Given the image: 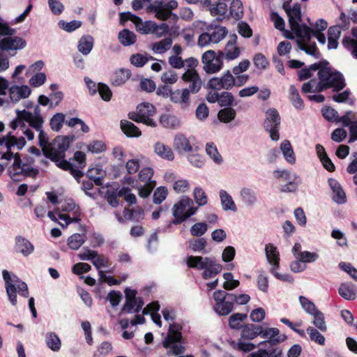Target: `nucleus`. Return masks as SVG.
I'll return each mask as SVG.
<instances>
[{"instance_id":"dca6fc26","label":"nucleus","mask_w":357,"mask_h":357,"mask_svg":"<svg viewBox=\"0 0 357 357\" xmlns=\"http://www.w3.org/2000/svg\"><path fill=\"white\" fill-rule=\"evenodd\" d=\"M260 336L266 340L259 342L258 345H265L268 343L271 346H275L283 342L287 339V336L284 334H280L279 329L277 328H263L261 326Z\"/></svg>"},{"instance_id":"603ef678","label":"nucleus","mask_w":357,"mask_h":357,"mask_svg":"<svg viewBox=\"0 0 357 357\" xmlns=\"http://www.w3.org/2000/svg\"><path fill=\"white\" fill-rule=\"evenodd\" d=\"M236 116V112L232 107H225L220 109L218 114V119L225 123H228L233 121Z\"/></svg>"},{"instance_id":"5fc2aeb1","label":"nucleus","mask_w":357,"mask_h":357,"mask_svg":"<svg viewBox=\"0 0 357 357\" xmlns=\"http://www.w3.org/2000/svg\"><path fill=\"white\" fill-rule=\"evenodd\" d=\"M289 99L295 108L298 109H303V101L301 99L298 91L294 85H291L289 87Z\"/></svg>"},{"instance_id":"680f3d73","label":"nucleus","mask_w":357,"mask_h":357,"mask_svg":"<svg viewBox=\"0 0 357 357\" xmlns=\"http://www.w3.org/2000/svg\"><path fill=\"white\" fill-rule=\"evenodd\" d=\"M149 60H155L152 56L143 55L142 54H132L130 58V63L136 67L144 66Z\"/></svg>"},{"instance_id":"412c9836","label":"nucleus","mask_w":357,"mask_h":357,"mask_svg":"<svg viewBox=\"0 0 357 357\" xmlns=\"http://www.w3.org/2000/svg\"><path fill=\"white\" fill-rule=\"evenodd\" d=\"M16 118L10 122V128L13 130L20 129L24 130L26 128V123L30 126L31 112L24 109H16Z\"/></svg>"},{"instance_id":"3c124183","label":"nucleus","mask_w":357,"mask_h":357,"mask_svg":"<svg viewBox=\"0 0 357 357\" xmlns=\"http://www.w3.org/2000/svg\"><path fill=\"white\" fill-rule=\"evenodd\" d=\"M296 260L292 261L290 264L291 270L294 273H298L306 268V263L311 261L312 257H295Z\"/></svg>"},{"instance_id":"f704fd0d","label":"nucleus","mask_w":357,"mask_h":357,"mask_svg":"<svg viewBox=\"0 0 357 357\" xmlns=\"http://www.w3.org/2000/svg\"><path fill=\"white\" fill-rule=\"evenodd\" d=\"M144 305V300L139 296L137 300L126 301L122 307V312L128 314L138 313Z\"/></svg>"},{"instance_id":"9d476101","label":"nucleus","mask_w":357,"mask_h":357,"mask_svg":"<svg viewBox=\"0 0 357 357\" xmlns=\"http://www.w3.org/2000/svg\"><path fill=\"white\" fill-rule=\"evenodd\" d=\"M9 175L13 181H21L20 176L36 178L39 173L36 168L23 163L20 155L15 157V162L8 169Z\"/></svg>"},{"instance_id":"bf43d9fd","label":"nucleus","mask_w":357,"mask_h":357,"mask_svg":"<svg viewBox=\"0 0 357 357\" xmlns=\"http://www.w3.org/2000/svg\"><path fill=\"white\" fill-rule=\"evenodd\" d=\"M85 242V236L74 234L68 238V245L71 250H78Z\"/></svg>"},{"instance_id":"69168bd1","label":"nucleus","mask_w":357,"mask_h":357,"mask_svg":"<svg viewBox=\"0 0 357 357\" xmlns=\"http://www.w3.org/2000/svg\"><path fill=\"white\" fill-rule=\"evenodd\" d=\"M193 197L198 208L205 206L208 202L207 195L202 188L197 187L194 189Z\"/></svg>"},{"instance_id":"4d7b16f0","label":"nucleus","mask_w":357,"mask_h":357,"mask_svg":"<svg viewBox=\"0 0 357 357\" xmlns=\"http://www.w3.org/2000/svg\"><path fill=\"white\" fill-rule=\"evenodd\" d=\"M155 27L156 23L155 22L150 20L145 22L139 20L135 25L136 30L142 34L152 33V31H154V29H155Z\"/></svg>"},{"instance_id":"aec40b11","label":"nucleus","mask_w":357,"mask_h":357,"mask_svg":"<svg viewBox=\"0 0 357 357\" xmlns=\"http://www.w3.org/2000/svg\"><path fill=\"white\" fill-rule=\"evenodd\" d=\"M137 110L139 113L142 123L152 128L156 126L157 123L152 118L155 114V109L152 104L142 103L137 106Z\"/></svg>"},{"instance_id":"13d9d810","label":"nucleus","mask_w":357,"mask_h":357,"mask_svg":"<svg viewBox=\"0 0 357 357\" xmlns=\"http://www.w3.org/2000/svg\"><path fill=\"white\" fill-rule=\"evenodd\" d=\"M66 115L63 113H56L50 119V126L51 129L54 132L61 130L63 124L65 122Z\"/></svg>"},{"instance_id":"864d4df0","label":"nucleus","mask_w":357,"mask_h":357,"mask_svg":"<svg viewBox=\"0 0 357 357\" xmlns=\"http://www.w3.org/2000/svg\"><path fill=\"white\" fill-rule=\"evenodd\" d=\"M172 39L169 37L165 38L158 42L152 44L151 50L158 54L165 53L172 45Z\"/></svg>"},{"instance_id":"052dcab7","label":"nucleus","mask_w":357,"mask_h":357,"mask_svg":"<svg viewBox=\"0 0 357 357\" xmlns=\"http://www.w3.org/2000/svg\"><path fill=\"white\" fill-rule=\"evenodd\" d=\"M206 154L215 162L216 164H221L222 162V158L219 153L216 146L213 142L207 143L206 145Z\"/></svg>"},{"instance_id":"72a5a7b5","label":"nucleus","mask_w":357,"mask_h":357,"mask_svg":"<svg viewBox=\"0 0 357 357\" xmlns=\"http://www.w3.org/2000/svg\"><path fill=\"white\" fill-rule=\"evenodd\" d=\"M289 17V24L291 29H296L299 26L301 21V7L298 4H294L291 8L287 10Z\"/></svg>"},{"instance_id":"a211bd4d","label":"nucleus","mask_w":357,"mask_h":357,"mask_svg":"<svg viewBox=\"0 0 357 357\" xmlns=\"http://www.w3.org/2000/svg\"><path fill=\"white\" fill-rule=\"evenodd\" d=\"M181 79L189 86L187 91L190 93H198L203 84L201 77L197 71H185L181 75Z\"/></svg>"},{"instance_id":"5701e85b","label":"nucleus","mask_w":357,"mask_h":357,"mask_svg":"<svg viewBox=\"0 0 357 357\" xmlns=\"http://www.w3.org/2000/svg\"><path fill=\"white\" fill-rule=\"evenodd\" d=\"M328 184L333 191V200L338 204H343L347 202L346 193L340 183L335 178H329Z\"/></svg>"},{"instance_id":"8fccbe9b","label":"nucleus","mask_w":357,"mask_h":357,"mask_svg":"<svg viewBox=\"0 0 357 357\" xmlns=\"http://www.w3.org/2000/svg\"><path fill=\"white\" fill-rule=\"evenodd\" d=\"M248 317L247 314L244 313H234L229 317V326L231 329L239 330L243 326L242 323Z\"/></svg>"},{"instance_id":"6ab92c4d","label":"nucleus","mask_w":357,"mask_h":357,"mask_svg":"<svg viewBox=\"0 0 357 357\" xmlns=\"http://www.w3.org/2000/svg\"><path fill=\"white\" fill-rule=\"evenodd\" d=\"M11 36H3L0 34V49L3 51L17 50L25 47L26 43L25 40Z\"/></svg>"},{"instance_id":"2f4dec72","label":"nucleus","mask_w":357,"mask_h":357,"mask_svg":"<svg viewBox=\"0 0 357 357\" xmlns=\"http://www.w3.org/2000/svg\"><path fill=\"white\" fill-rule=\"evenodd\" d=\"M261 333V326L253 324L243 325L241 328V337L248 340H252L257 336H260Z\"/></svg>"},{"instance_id":"7ed1b4c3","label":"nucleus","mask_w":357,"mask_h":357,"mask_svg":"<svg viewBox=\"0 0 357 357\" xmlns=\"http://www.w3.org/2000/svg\"><path fill=\"white\" fill-rule=\"evenodd\" d=\"M186 263L189 268L204 270L202 278L204 280L212 278L222 270V266L216 263L214 257L189 256Z\"/></svg>"},{"instance_id":"37998d69","label":"nucleus","mask_w":357,"mask_h":357,"mask_svg":"<svg viewBox=\"0 0 357 357\" xmlns=\"http://www.w3.org/2000/svg\"><path fill=\"white\" fill-rule=\"evenodd\" d=\"M154 151L158 155L164 159L173 160L174 158V155L172 149L161 142H157L155 144Z\"/></svg>"},{"instance_id":"6e6d98bb","label":"nucleus","mask_w":357,"mask_h":357,"mask_svg":"<svg viewBox=\"0 0 357 357\" xmlns=\"http://www.w3.org/2000/svg\"><path fill=\"white\" fill-rule=\"evenodd\" d=\"M300 183L301 179L296 175L291 179L286 181V183L280 185V190L282 192H294Z\"/></svg>"},{"instance_id":"39448f33","label":"nucleus","mask_w":357,"mask_h":357,"mask_svg":"<svg viewBox=\"0 0 357 357\" xmlns=\"http://www.w3.org/2000/svg\"><path fill=\"white\" fill-rule=\"evenodd\" d=\"M218 22L216 20H212L210 24L206 25L198 38L197 45L199 47H204L211 44H218L226 37L228 29Z\"/></svg>"},{"instance_id":"20e7f679","label":"nucleus","mask_w":357,"mask_h":357,"mask_svg":"<svg viewBox=\"0 0 357 357\" xmlns=\"http://www.w3.org/2000/svg\"><path fill=\"white\" fill-rule=\"evenodd\" d=\"M2 275L5 281V288L8 300L13 306L17 305V292L24 298L29 296L27 284L17 275L6 270L2 271Z\"/></svg>"},{"instance_id":"f03ea898","label":"nucleus","mask_w":357,"mask_h":357,"mask_svg":"<svg viewBox=\"0 0 357 357\" xmlns=\"http://www.w3.org/2000/svg\"><path fill=\"white\" fill-rule=\"evenodd\" d=\"M38 132V145L42 149L43 155L54 161L58 157H66V151L70 145V139L67 136L56 137L52 142H49V137L43 130V125H40L39 128L31 127Z\"/></svg>"},{"instance_id":"338daca9","label":"nucleus","mask_w":357,"mask_h":357,"mask_svg":"<svg viewBox=\"0 0 357 357\" xmlns=\"http://www.w3.org/2000/svg\"><path fill=\"white\" fill-rule=\"evenodd\" d=\"M234 101L233 94L229 91H223L220 93L218 105L222 107H231Z\"/></svg>"},{"instance_id":"f8f14e48","label":"nucleus","mask_w":357,"mask_h":357,"mask_svg":"<svg viewBox=\"0 0 357 357\" xmlns=\"http://www.w3.org/2000/svg\"><path fill=\"white\" fill-rule=\"evenodd\" d=\"M280 123V116L275 109H269L266 111L264 126L273 141L276 142L280 139L279 130Z\"/></svg>"},{"instance_id":"c756f323","label":"nucleus","mask_w":357,"mask_h":357,"mask_svg":"<svg viewBox=\"0 0 357 357\" xmlns=\"http://www.w3.org/2000/svg\"><path fill=\"white\" fill-rule=\"evenodd\" d=\"M244 15V8L243 3L241 0H231L228 7L227 20L233 18L236 21H238L243 18Z\"/></svg>"},{"instance_id":"774afa93","label":"nucleus","mask_w":357,"mask_h":357,"mask_svg":"<svg viewBox=\"0 0 357 357\" xmlns=\"http://www.w3.org/2000/svg\"><path fill=\"white\" fill-rule=\"evenodd\" d=\"M342 45L357 59V40H354L349 36H345L342 39Z\"/></svg>"},{"instance_id":"de8ad7c7","label":"nucleus","mask_w":357,"mask_h":357,"mask_svg":"<svg viewBox=\"0 0 357 357\" xmlns=\"http://www.w3.org/2000/svg\"><path fill=\"white\" fill-rule=\"evenodd\" d=\"M314 326L321 332L327 331L324 314L314 305Z\"/></svg>"},{"instance_id":"0eeeda50","label":"nucleus","mask_w":357,"mask_h":357,"mask_svg":"<svg viewBox=\"0 0 357 357\" xmlns=\"http://www.w3.org/2000/svg\"><path fill=\"white\" fill-rule=\"evenodd\" d=\"M198 207H195L192 199L187 196H182L181 198L173 206L172 215L173 225H179L195 214Z\"/></svg>"},{"instance_id":"c03bdc74","label":"nucleus","mask_w":357,"mask_h":357,"mask_svg":"<svg viewBox=\"0 0 357 357\" xmlns=\"http://www.w3.org/2000/svg\"><path fill=\"white\" fill-rule=\"evenodd\" d=\"M118 38L123 46L127 47L135 44L137 37L132 31L125 29L119 33Z\"/></svg>"},{"instance_id":"c85d7f7f","label":"nucleus","mask_w":357,"mask_h":357,"mask_svg":"<svg viewBox=\"0 0 357 357\" xmlns=\"http://www.w3.org/2000/svg\"><path fill=\"white\" fill-rule=\"evenodd\" d=\"M66 157H58L53 161L57 167L63 169L70 171L73 176L79 182V179L82 177L84 173L79 169L75 167L72 163L65 159Z\"/></svg>"},{"instance_id":"0e129e2a","label":"nucleus","mask_w":357,"mask_h":357,"mask_svg":"<svg viewBox=\"0 0 357 357\" xmlns=\"http://www.w3.org/2000/svg\"><path fill=\"white\" fill-rule=\"evenodd\" d=\"M207 241L204 238H199L189 241V248L194 252L206 253Z\"/></svg>"},{"instance_id":"c9c22d12","label":"nucleus","mask_w":357,"mask_h":357,"mask_svg":"<svg viewBox=\"0 0 357 357\" xmlns=\"http://www.w3.org/2000/svg\"><path fill=\"white\" fill-rule=\"evenodd\" d=\"M131 76L129 69L121 68L115 71L111 76V82L114 86H121L124 84Z\"/></svg>"},{"instance_id":"f3484780","label":"nucleus","mask_w":357,"mask_h":357,"mask_svg":"<svg viewBox=\"0 0 357 357\" xmlns=\"http://www.w3.org/2000/svg\"><path fill=\"white\" fill-rule=\"evenodd\" d=\"M195 141V138L192 136L188 137L183 133H177L174 139V148L179 153L192 152Z\"/></svg>"},{"instance_id":"ddd939ff","label":"nucleus","mask_w":357,"mask_h":357,"mask_svg":"<svg viewBox=\"0 0 357 357\" xmlns=\"http://www.w3.org/2000/svg\"><path fill=\"white\" fill-rule=\"evenodd\" d=\"M203 4L208 8L214 20L222 22L227 20L228 5L226 0H202Z\"/></svg>"},{"instance_id":"a19ab883","label":"nucleus","mask_w":357,"mask_h":357,"mask_svg":"<svg viewBox=\"0 0 357 357\" xmlns=\"http://www.w3.org/2000/svg\"><path fill=\"white\" fill-rule=\"evenodd\" d=\"M220 198L222 209L225 211H231L236 212L237 211L236 206L231 196L225 190L220 191Z\"/></svg>"},{"instance_id":"a878e982","label":"nucleus","mask_w":357,"mask_h":357,"mask_svg":"<svg viewBox=\"0 0 357 357\" xmlns=\"http://www.w3.org/2000/svg\"><path fill=\"white\" fill-rule=\"evenodd\" d=\"M338 293L341 297L347 301H354L357 297V286L351 282L340 284Z\"/></svg>"},{"instance_id":"4c0bfd02","label":"nucleus","mask_w":357,"mask_h":357,"mask_svg":"<svg viewBox=\"0 0 357 357\" xmlns=\"http://www.w3.org/2000/svg\"><path fill=\"white\" fill-rule=\"evenodd\" d=\"M94 40L91 35H84L78 42L77 49L83 55H88L92 50Z\"/></svg>"},{"instance_id":"79ce46f5","label":"nucleus","mask_w":357,"mask_h":357,"mask_svg":"<svg viewBox=\"0 0 357 357\" xmlns=\"http://www.w3.org/2000/svg\"><path fill=\"white\" fill-rule=\"evenodd\" d=\"M282 350L278 347H272L269 350L260 349L252 352L248 357H282Z\"/></svg>"},{"instance_id":"7c9ffc66","label":"nucleus","mask_w":357,"mask_h":357,"mask_svg":"<svg viewBox=\"0 0 357 357\" xmlns=\"http://www.w3.org/2000/svg\"><path fill=\"white\" fill-rule=\"evenodd\" d=\"M190 94L187 89L172 90L169 98L174 103L181 104L182 107H188L190 104Z\"/></svg>"},{"instance_id":"9b49d317","label":"nucleus","mask_w":357,"mask_h":357,"mask_svg":"<svg viewBox=\"0 0 357 357\" xmlns=\"http://www.w3.org/2000/svg\"><path fill=\"white\" fill-rule=\"evenodd\" d=\"M223 59L222 52H218V54L213 50L205 52L202 56L204 71L208 74L219 72L223 66Z\"/></svg>"},{"instance_id":"1a4fd4ad","label":"nucleus","mask_w":357,"mask_h":357,"mask_svg":"<svg viewBox=\"0 0 357 357\" xmlns=\"http://www.w3.org/2000/svg\"><path fill=\"white\" fill-rule=\"evenodd\" d=\"M178 6V3L175 0L168 1L163 0H156L150 3L148 6V10L155 14V17L160 20L165 21L170 17H173L174 20H178L177 15L172 13V10Z\"/></svg>"},{"instance_id":"bb28decb","label":"nucleus","mask_w":357,"mask_h":357,"mask_svg":"<svg viewBox=\"0 0 357 357\" xmlns=\"http://www.w3.org/2000/svg\"><path fill=\"white\" fill-rule=\"evenodd\" d=\"M265 254L268 264L271 266V269H278L280 254L277 248L272 243H267L265 245Z\"/></svg>"},{"instance_id":"b1692460","label":"nucleus","mask_w":357,"mask_h":357,"mask_svg":"<svg viewBox=\"0 0 357 357\" xmlns=\"http://www.w3.org/2000/svg\"><path fill=\"white\" fill-rule=\"evenodd\" d=\"M31 93L27 85L12 86L9 89V96L13 102H17L20 99L28 98Z\"/></svg>"},{"instance_id":"423d86ee","label":"nucleus","mask_w":357,"mask_h":357,"mask_svg":"<svg viewBox=\"0 0 357 357\" xmlns=\"http://www.w3.org/2000/svg\"><path fill=\"white\" fill-rule=\"evenodd\" d=\"M182 329L183 326L178 323L170 324L167 334L162 341V346L165 349H169V351L176 356L183 354L185 350L183 345Z\"/></svg>"},{"instance_id":"393cba45","label":"nucleus","mask_w":357,"mask_h":357,"mask_svg":"<svg viewBox=\"0 0 357 357\" xmlns=\"http://www.w3.org/2000/svg\"><path fill=\"white\" fill-rule=\"evenodd\" d=\"M15 249L17 252L27 257L33 253L34 246L28 239L22 236H17L15 238Z\"/></svg>"},{"instance_id":"473e14b6","label":"nucleus","mask_w":357,"mask_h":357,"mask_svg":"<svg viewBox=\"0 0 357 357\" xmlns=\"http://www.w3.org/2000/svg\"><path fill=\"white\" fill-rule=\"evenodd\" d=\"M316 152L320 162L323 166L328 172H334L335 169V165L328 157L324 147L321 144H318L316 145Z\"/></svg>"},{"instance_id":"49530a36","label":"nucleus","mask_w":357,"mask_h":357,"mask_svg":"<svg viewBox=\"0 0 357 357\" xmlns=\"http://www.w3.org/2000/svg\"><path fill=\"white\" fill-rule=\"evenodd\" d=\"M123 214L126 219L135 222H139L144 218V210L139 206L132 209H125Z\"/></svg>"},{"instance_id":"58836bf2","label":"nucleus","mask_w":357,"mask_h":357,"mask_svg":"<svg viewBox=\"0 0 357 357\" xmlns=\"http://www.w3.org/2000/svg\"><path fill=\"white\" fill-rule=\"evenodd\" d=\"M121 128L128 137H138L142 135L140 130L133 123L128 120L121 121Z\"/></svg>"},{"instance_id":"e2e57ef3","label":"nucleus","mask_w":357,"mask_h":357,"mask_svg":"<svg viewBox=\"0 0 357 357\" xmlns=\"http://www.w3.org/2000/svg\"><path fill=\"white\" fill-rule=\"evenodd\" d=\"M30 127H38L43 125L44 119L41 115V111L38 105H36L33 108V112H31Z\"/></svg>"},{"instance_id":"a18cd8bd","label":"nucleus","mask_w":357,"mask_h":357,"mask_svg":"<svg viewBox=\"0 0 357 357\" xmlns=\"http://www.w3.org/2000/svg\"><path fill=\"white\" fill-rule=\"evenodd\" d=\"M250 341V340H248L245 338L243 339V337H240L238 342L232 341L231 345L234 349L238 351L249 352L254 350L257 347L255 344L251 343Z\"/></svg>"},{"instance_id":"4468645a","label":"nucleus","mask_w":357,"mask_h":357,"mask_svg":"<svg viewBox=\"0 0 357 357\" xmlns=\"http://www.w3.org/2000/svg\"><path fill=\"white\" fill-rule=\"evenodd\" d=\"M233 81L234 75L229 70H227L221 76L211 78L207 83V86L214 91L222 89L228 91L233 88Z\"/></svg>"},{"instance_id":"e433bc0d","label":"nucleus","mask_w":357,"mask_h":357,"mask_svg":"<svg viewBox=\"0 0 357 357\" xmlns=\"http://www.w3.org/2000/svg\"><path fill=\"white\" fill-rule=\"evenodd\" d=\"M280 150L288 163L293 165L296 162V155L289 140L285 139L281 142Z\"/></svg>"},{"instance_id":"6e6552de","label":"nucleus","mask_w":357,"mask_h":357,"mask_svg":"<svg viewBox=\"0 0 357 357\" xmlns=\"http://www.w3.org/2000/svg\"><path fill=\"white\" fill-rule=\"evenodd\" d=\"M214 304L213 309L219 316H227L234 310L236 294L224 290H217L213 294Z\"/></svg>"},{"instance_id":"2eb2a0df","label":"nucleus","mask_w":357,"mask_h":357,"mask_svg":"<svg viewBox=\"0 0 357 357\" xmlns=\"http://www.w3.org/2000/svg\"><path fill=\"white\" fill-rule=\"evenodd\" d=\"M295 31L298 38L296 43L298 47L305 51L307 54L312 55V45H308L312 36V29L308 26L301 27L300 25L296 29H291Z\"/></svg>"},{"instance_id":"09e8293b","label":"nucleus","mask_w":357,"mask_h":357,"mask_svg":"<svg viewBox=\"0 0 357 357\" xmlns=\"http://www.w3.org/2000/svg\"><path fill=\"white\" fill-rule=\"evenodd\" d=\"M160 124L166 128H176L180 126L179 119L174 115L164 114L160 117Z\"/></svg>"},{"instance_id":"f257e3e1","label":"nucleus","mask_w":357,"mask_h":357,"mask_svg":"<svg viewBox=\"0 0 357 357\" xmlns=\"http://www.w3.org/2000/svg\"><path fill=\"white\" fill-rule=\"evenodd\" d=\"M317 71L319 82L316 86L317 91L333 88V91H340L346 85L343 75L333 70L328 61L322 59L314 63V72Z\"/></svg>"},{"instance_id":"4be33fe9","label":"nucleus","mask_w":357,"mask_h":357,"mask_svg":"<svg viewBox=\"0 0 357 357\" xmlns=\"http://www.w3.org/2000/svg\"><path fill=\"white\" fill-rule=\"evenodd\" d=\"M238 37L237 35L234 33L230 36L228 42L225 46L224 56L228 61H231L237 59L241 54V50L236 46Z\"/></svg>"},{"instance_id":"ea45409f","label":"nucleus","mask_w":357,"mask_h":357,"mask_svg":"<svg viewBox=\"0 0 357 357\" xmlns=\"http://www.w3.org/2000/svg\"><path fill=\"white\" fill-rule=\"evenodd\" d=\"M47 347L52 351L57 352L61 349V341L54 332H47L45 335Z\"/></svg>"},{"instance_id":"cd10ccee","label":"nucleus","mask_w":357,"mask_h":357,"mask_svg":"<svg viewBox=\"0 0 357 357\" xmlns=\"http://www.w3.org/2000/svg\"><path fill=\"white\" fill-rule=\"evenodd\" d=\"M239 195L242 203L247 207H253L258 202L256 192L250 188H241Z\"/></svg>"}]
</instances>
